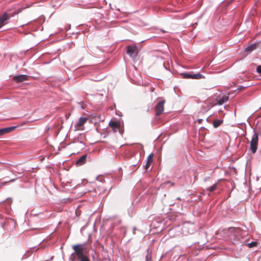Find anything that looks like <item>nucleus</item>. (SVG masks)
I'll return each mask as SVG.
<instances>
[{"label": "nucleus", "mask_w": 261, "mask_h": 261, "mask_svg": "<svg viewBox=\"0 0 261 261\" xmlns=\"http://www.w3.org/2000/svg\"><path fill=\"white\" fill-rule=\"evenodd\" d=\"M72 249L74 251V253L79 259L86 256L85 254V248L84 244H76L72 246Z\"/></svg>", "instance_id": "obj_1"}, {"label": "nucleus", "mask_w": 261, "mask_h": 261, "mask_svg": "<svg viewBox=\"0 0 261 261\" xmlns=\"http://www.w3.org/2000/svg\"><path fill=\"white\" fill-rule=\"evenodd\" d=\"M251 141H250V150L252 153H254L256 152L257 149L258 141V134L257 132L254 131Z\"/></svg>", "instance_id": "obj_2"}, {"label": "nucleus", "mask_w": 261, "mask_h": 261, "mask_svg": "<svg viewBox=\"0 0 261 261\" xmlns=\"http://www.w3.org/2000/svg\"><path fill=\"white\" fill-rule=\"evenodd\" d=\"M165 103V100H163L159 101L157 105L155 106L154 109L155 111V115L159 116L160 115L164 110V104Z\"/></svg>", "instance_id": "obj_3"}, {"label": "nucleus", "mask_w": 261, "mask_h": 261, "mask_svg": "<svg viewBox=\"0 0 261 261\" xmlns=\"http://www.w3.org/2000/svg\"><path fill=\"white\" fill-rule=\"evenodd\" d=\"M181 75L185 79H200L204 77V76L200 73L190 74L187 73H183L181 74Z\"/></svg>", "instance_id": "obj_4"}, {"label": "nucleus", "mask_w": 261, "mask_h": 261, "mask_svg": "<svg viewBox=\"0 0 261 261\" xmlns=\"http://www.w3.org/2000/svg\"><path fill=\"white\" fill-rule=\"evenodd\" d=\"M87 118L85 117H81L79 118L78 121L75 125V127L78 130H83L82 127L84 124L87 122Z\"/></svg>", "instance_id": "obj_5"}, {"label": "nucleus", "mask_w": 261, "mask_h": 261, "mask_svg": "<svg viewBox=\"0 0 261 261\" xmlns=\"http://www.w3.org/2000/svg\"><path fill=\"white\" fill-rule=\"evenodd\" d=\"M28 77L29 76L27 75L21 74L14 76L13 77V80L16 83H21L24 81L28 80Z\"/></svg>", "instance_id": "obj_6"}, {"label": "nucleus", "mask_w": 261, "mask_h": 261, "mask_svg": "<svg viewBox=\"0 0 261 261\" xmlns=\"http://www.w3.org/2000/svg\"><path fill=\"white\" fill-rule=\"evenodd\" d=\"M109 126L112 128L114 132H117L119 130L120 128V122L111 121L109 122Z\"/></svg>", "instance_id": "obj_7"}, {"label": "nucleus", "mask_w": 261, "mask_h": 261, "mask_svg": "<svg viewBox=\"0 0 261 261\" xmlns=\"http://www.w3.org/2000/svg\"><path fill=\"white\" fill-rule=\"evenodd\" d=\"M153 155H154L153 153H151L148 156L147 159V162H146V165L145 166V170H147L149 168L151 164L152 163Z\"/></svg>", "instance_id": "obj_8"}, {"label": "nucleus", "mask_w": 261, "mask_h": 261, "mask_svg": "<svg viewBox=\"0 0 261 261\" xmlns=\"http://www.w3.org/2000/svg\"><path fill=\"white\" fill-rule=\"evenodd\" d=\"M87 158V155L86 154L83 155L76 161V165L80 166L84 165L86 162Z\"/></svg>", "instance_id": "obj_9"}, {"label": "nucleus", "mask_w": 261, "mask_h": 261, "mask_svg": "<svg viewBox=\"0 0 261 261\" xmlns=\"http://www.w3.org/2000/svg\"><path fill=\"white\" fill-rule=\"evenodd\" d=\"M228 100V96L226 95L223 96L222 97L219 98V99H217L218 102L215 103V105H222L224 103L227 101Z\"/></svg>", "instance_id": "obj_10"}, {"label": "nucleus", "mask_w": 261, "mask_h": 261, "mask_svg": "<svg viewBox=\"0 0 261 261\" xmlns=\"http://www.w3.org/2000/svg\"><path fill=\"white\" fill-rule=\"evenodd\" d=\"M15 127H9L0 129V136L12 131Z\"/></svg>", "instance_id": "obj_11"}, {"label": "nucleus", "mask_w": 261, "mask_h": 261, "mask_svg": "<svg viewBox=\"0 0 261 261\" xmlns=\"http://www.w3.org/2000/svg\"><path fill=\"white\" fill-rule=\"evenodd\" d=\"M10 18L7 13H5L2 16L0 17V28L3 26L5 22Z\"/></svg>", "instance_id": "obj_12"}, {"label": "nucleus", "mask_w": 261, "mask_h": 261, "mask_svg": "<svg viewBox=\"0 0 261 261\" xmlns=\"http://www.w3.org/2000/svg\"><path fill=\"white\" fill-rule=\"evenodd\" d=\"M136 51V47L135 46H129L127 48V54L129 56H133V54Z\"/></svg>", "instance_id": "obj_13"}, {"label": "nucleus", "mask_w": 261, "mask_h": 261, "mask_svg": "<svg viewBox=\"0 0 261 261\" xmlns=\"http://www.w3.org/2000/svg\"><path fill=\"white\" fill-rule=\"evenodd\" d=\"M256 48V44H251L248 46H247L246 49L245 51L248 53H250L252 51L254 50Z\"/></svg>", "instance_id": "obj_14"}, {"label": "nucleus", "mask_w": 261, "mask_h": 261, "mask_svg": "<svg viewBox=\"0 0 261 261\" xmlns=\"http://www.w3.org/2000/svg\"><path fill=\"white\" fill-rule=\"evenodd\" d=\"M223 122L222 120L216 119L214 120L213 124L215 128L218 127Z\"/></svg>", "instance_id": "obj_15"}, {"label": "nucleus", "mask_w": 261, "mask_h": 261, "mask_svg": "<svg viewBox=\"0 0 261 261\" xmlns=\"http://www.w3.org/2000/svg\"><path fill=\"white\" fill-rule=\"evenodd\" d=\"M216 188H217V184H215L212 186L208 188L207 189L210 192H213L216 189Z\"/></svg>", "instance_id": "obj_16"}, {"label": "nucleus", "mask_w": 261, "mask_h": 261, "mask_svg": "<svg viewBox=\"0 0 261 261\" xmlns=\"http://www.w3.org/2000/svg\"><path fill=\"white\" fill-rule=\"evenodd\" d=\"M145 261H152V257L150 253H147L146 255Z\"/></svg>", "instance_id": "obj_17"}, {"label": "nucleus", "mask_w": 261, "mask_h": 261, "mask_svg": "<svg viewBox=\"0 0 261 261\" xmlns=\"http://www.w3.org/2000/svg\"><path fill=\"white\" fill-rule=\"evenodd\" d=\"M231 231L233 230L236 233H239L241 231V230L239 228H230Z\"/></svg>", "instance_id": "obj_18"}, {"label": "nucleus", "mask_w": 261, "mask_h": 261, "mask_svg": "<svg viewBox=\"0 0 261 261\" xmlns=\"http://www.w3.org/2000/svg\"><path fill=\"white\" fill-rule=\"evenodd\" d=\"M80 259L81 260V261H90V260L87 257L86 255L84 256V257H83L82 258H80Z\"/></svg>", "instance_id": "obj_19"}, {"label": "nucleus", "mask_w": 261, "mask_h": 261, "mask_svg": "<svg viewBox=\"0 0 261 261\" xmlns=\"http://www.w3.org/2000/svg\"><path fill=\"white\" fill-rule=\"evenodd\" d=\"M256 71L258 73H261V65H258L256 68Z\"/></svg>", "instance_id": "obj_20"}, {"label": "nucleus", "mask_w": 261, "mask_h": 261, "mask_svg": "<svg viewBox=\"0 0 261 261\" xmlns=\"http://www.w3.org/2000/svg\"><path fill=\"white\" fill-rule=\"evenodd\" d=\"M255 244H256L255 242H251V243L248 244V246L250 247H252L254 246Z\"/></svg>", "instance_id": "obj_21"}, {"label": "nucleus", "mask_w": 261, "mask_h": 261, "mask_svg": "<svg viewBox=\"0 0 261 261\" xmlns=\"http://www.w3.org/2000/svg\"><path fill=\"white\" fill-rule=\"evenodd\" d=\"M245 89V87H243V86H240L239 88H238V89L240 90H243Z\"/></svg>", "instance_id": "obj_22"}, {"label": "nucleus", "mask_w": 261, "mask_h": 261, "mask_svg": "<svg viewBox=\"0 0 261 261\" xmlns=\"http://www.w3.org/2000/svg\"><path fill=\"white\" fill-rule=\"evenodd\" d=\"M168 184H171V186H173L174 185L173 183H171L170 181L165 182L164 184L167 185Z\"/></svg>", "instance_id": "obj_23"}, {"label": "nucleus", "mask_w": 261, "mask_h": 261, "mask_svg": "<svg viewBox=\"0 0 261 261\" xmlns=\"http://www.w3.org/2000/svg\"><path fill=\"white\" fill-rule=\"evenodd\" d=\"M201 121H202V120H201V119H199V123H201Z\"/></svg>", "instance_id": "obj_24"}]
</instances>
